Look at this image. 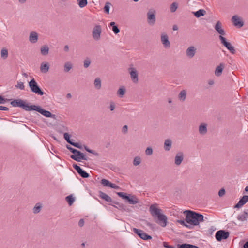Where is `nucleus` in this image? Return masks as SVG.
Returning <instances> with one entry per match:
<instances>
[{
  "label": "nucleus",
  "instance_id": "8fccbe9b",
  "mask_svg": "<svg viewBox=\"0 0 248 248\" xmlns=\"http://www.w3.org/2000/svg\"><path fill=\"white\" fill-rule=\"evenodd\" d=\"M84 148L87 152H88L90 153H92L95 155H98V153H97L95 151L90 149L88 147H87L86 146H84Z\"/></svg>",
  "mask_w": 248,
  "mask_h": 248
},
{
  "label": "nucleus",
  "instance_id": "473e14b6",
  "mask_svg": "<svg viewBox=\"0 0 248 248\" xmlns=\"http://www.w3.org/2000/svg\"><path fill=\"white\" fill-rule=\"evenodd\" d=\"M42 208V205L40 203H37L33 208V213L37 214L39 213Z\"/></svg>",
  "mask_w": 248,
  "mask_h": 248
},
{
  "label": "nucleus",
  "instance_id": "412c9836",
  "mask_svg": "<svg viewBox=\"0 0 248 248\" xmlns=\"http://www.w3.org/2000/svg\"><path fill=\"white\" fill-rule=\"evenodd\" d=\"M184 159V155L183 153L179 152L177 153L175 157V164L177 166L180 165Z\"/></svg>",
  "mask_w": 248,
  "mask_h": 248
},
{
  "label": "nucleus",
  "instance_id": "e2e57ef3",
  "mask_svg": "<svg viewBox=\"0 0 248 248\" xmlns=\"http://www.w3.org/2000/svg\"><path fill=\"white\" fill-rule=\"evenodd\" d=\"M172 29H173V31H177V30H178V27L177 25H174L173 26Z\"/></svg>",
  "mask_w": 248,
  "mask_h": 248
},
{
  "label": "nucleus",
  "instance_id": "f8f14e48",
  "mask_svg": "<svg viewBox=\"0 0 248 248\" xmlns=\"http://www.w3.org/2000/svg\"><path fill=\"white\" fill-rule=\"evenodd\" d=\"M155 12V10H150L147 13L148 23L150 25H154L156 21Z\"/></svg>",
  "mask_w": 248,
  "mask_h": 248
},
{
  "label": "nucleus",
  "instance_id": "cd10ccee",
  "mask_svg": "<svg viewBox=\"0 0 248 248\" xmlns=\"http://www.w3.org/2000/svg\"><path fill=\"white\" fill-rule=\"evenodd\" d=\"M99 196L101 198L108 202H112L111 198L107 194L102 191H99Z\"/></svg>",
  "mask_w": 248,
  "mask_h": 248
},
{
  "label": "nucleus",
  "instance_id": "5fc2aeb1",
  "mask_svg": "<svg viewBox=\"0 0 248 248\" xmlns=\"http://www.w3.org/2000/svg\"><path fill=\"white\" fill-rule=\"evenodd\" d=\"M163 245L165 248H174L173 246L169 245L167 242H163Z\"/></svg>",
  "mask_w": 248,
  "mask_h": 248
},
{
  "label": "nucleus",
  "instance_id": "09e8293b",
  "mask_svg": "<svg viewBox=\"0 0 248 248\" xmlns=\"http://www.w3.org/2000/svg\"><path fill=\"white\" fill-rule=\"evenodd\" d=\"M16 88L19 89L20 90H24L25 86L23 82H18L17 85H16Z\"/></svg>",
  "mask_w": 248,
  "mask_h": 248
},
{
  "label": "nucleus",
  "instance_id": "774afa93",
  "mask_svg": "<svg viewBox=\"0 0 248 248\" xmlns=\"http://www.w3.org/2000/svg\"><path fill=\"white\" fill-rule=\"evenodd\" d=\"M245 191L246 192H248V185L245 187Z\"/></svg>",
  "mask_w": 248,
  "mask_h": 248
},
{
  "label": "nucleus",
  "instance_id": "4d7b16f0",
  "mask_svg": "<svg viewBox=\"0 0 248 248\" xmlns=\"http://www.w3.org/2000/svg\"><path fill=\"white\" fill-rule=\"evenodd\" d=\"M8 110H9L8 108H7L6 107H4V106H0V110L8 111Z\"/></svg>",
  "mask_w": 248,
  "mask_h": 248
},
{
  "label": "nucleus",
  "instance_id": "a878e982",
  "mask_svg": "<svg viewBox=\"0 0 248 248\" xmlns=\"http://www.w3.org/2000/svg\"><path fill=\"white\" fill-rule=\"evenodd\" d=\"M49 69V65L48 63L43 62L41 64L40 71L43 73H46Z\"/></svg>",
  "mask_w": 248,
  "mask_h": 248
},
{
  "label": "nucleus",
  "instance_id": "864d4df0",
  "mask_svg": "<svg viewBox=\"0 0 248 248\" xmlns=\"http://www.w3.org/2000/svg\"><path fill=\"white\" fill-rule=\"evenodd\" d=\"M115 108V105L113 102H111L110 104L109 108L111 111H113Z\"/></svg>",
  "mask_w": 248,
  "mask_h": 248
},
{
  "label": "nucleus",
  "instance_id": "69168bd1",
  "mask_svg": "<svg viewBox=\"0 0 248 248\" xmlns=\"http://www.w3.org/2000/svg\"><path fill=\"white\" fill-rule=\"evenodd\" d=\"M244 248H248V241L246 242L244 245Z\"/></svg>",
  "mask_w": 248,
  "mask_h": 248
},
{
  "label": "nucleus",
  "instance_id": "37998d69",
  "mask_svg": "<svg viewBox=\"0 0 248 248\" xmlns=\"http://www.w3.org/2000/svg\"><path fill=\"white\" fill-rule=\"evenodd\" d=\"M141 163V158L139 156H136L133 160V164L134 166L139 165Z\"/></svg>",
  "mask_w": 248,
  "mask_h": 248
},
{
  "label": "nucleus",
  "instance_id": "ddd939ff",
  "mask_svg": "<svg viewBox=\"0 0 248 248\" xmlns=\"http://www.w3.org/2000/svg\"><path fill=\"white\" fill-rule=\"evenodd\" d=\"M232 21L236 27L240 28L244 25V22L242 18L238 15L233 16L232 17Z\"/></svg>",
  "mask_w": 248,
  "mask_h": 248
},
{
  "label": "nucleus",
  "instance_id": "f3484780",
  "mask_svg": "<svg viewBox=\"0 0 248 248\" xmlns=\"http://www.w3.org/2000/svg\"><path fill=\"white\" fill-rule=\"evenodd\" d=\"M196 53V48L193 46H190L186 50V55L189 59H192L193 58Z\"/></svg>",
  "mask_w": 248,
  "mask_h": 248
},
{
  "label": "nucleus",
  "instance_id": "4be33fe9",
  "mask_svg": "<svg viewBox=\"0 0 248 248\" xmlns=\"http://www.w3.org/2000/svg\"><path fill=\"white\" fill-rule=\"evenodd\" d=\"M248 201V196L245 195L239 200L238 203L235 205V208H240L244 205Z\"/></svg>",
  "mask_w": 248,
  "mask_h": 248
},
{
  "label": "nucleus",
  "instance_id": "393cba45",
  "mask_svg": "<svg viewBox=\"0 0 248 248\" xmlns=\"http://www.w3.org/2000/svg\"><path fill=\"white\" fill-rule=\"evenodd\" d=\"M224 68V64L222 63H220L216 68V70L215 71V75L217 77L220 76L222 73V71H223Z\"/></svg>",
  "mask_w": 248,
  "mask_h": 248
},
{
  "label": "nucleus",
  "instance_id": "9d476101",
  "mask_svg": "<svg viewBox=\"0 0 248 248\" xmlns=\"http://www.w3.org/2000/svg\"><path fill=\"white\" fill-rule=\"evenodd\" d=\"M133 231L135 233L143 240H146L152 239V236L147 234L143 230L134 228L133 229Z\"/></svg>",
  "mask_w": 248,
  "mask_h": 248
},
{
  "label": "nucleus",
  "instance_id": "a211bd4d",
  "mask_svg": "<svg viewBox=\"0 0 248 248\" xmlns=\"http://www.w3.org/2000/svg\"><path fill=\"white\" fill-rule=\"evenodd\" d=\"M215 30L220 34L219 36H223L225 35V31L222 28V24L218 21L215 25Z\"/></svg>",
  "mask_w": 248,
  "mask_h": 248
},
{
  "label": "nucleus",
  "instance_id": "3c124183",
  "mask_svg": "<svg viewBox=\"0 0 248 248\" xmlns=\"http://www.w3.org/2000/svg\"><path fill=\"white\" fill-rule=\"evenodd\" d=\"M9 100L3 98L2 96L0 95V104H4L6 102Z\"/></svg>",
  "mask_w": 248,
  "mask_h": 248
},
{
  "label": "nucleus",
  "instance_id": "58836bf2",
  "mask_svg": "<svg viewBox=\"0 0 248 248\" xmlns=\"http://www.w3.org/2000/svg\"><path fill=\"white\" fill-rule=\"evenodd\" d=\"M77 2L79 7L81 8L85 7L88 3L87 0H77Z\"/></svg>",
  "mask_w": 248,
  "mask_h": 248
},
{
  "label": "nucleus",
  "instance_id": "7c9ffc66",
  "mask_svg": "<svg viewBox=\"0 0 248 248\" xmlns=\"http://www.w3.org/2000/svg\"><path fill=\"white\" fill-rule=\"evenodd\" d=\"M49 50V48L47 45H43L40 49L41 53L43 56H46L48 54Z\"/></svg>",
  "mask_w": 248,
  "mask_h": 248
},
{
  "label": "nucleus",
  "instance_id": "dca6fc26",
  "mask_svg": "<svg viewBox=\"0 0 248 248\" xmlns=\"http://www.w3.org/2000/svg\"><path fill=\"white\" fill-rule=\"evenodd\" d=\"M73 168L77 171L78 173L83 178H86L89 177V174L86 172L85 170H82L79 166L77 164H74L73 165Z\"/></svg>",
  "mask_w": 248,
  "mask_h": 248
},
{
  "label": "nucleus",
  "instance_id": "aec40b11",
  "mask_svg": "<svg viewBox=\"0 0 248 248\" xmlns=\"http://www.w3.org/2000/svg\"><path fill=\"white\" fill-rule=\"evenodd\" d=\"M187 95V91L183 89L180 91L178 94V99L181 102H184L186 101Z\"/></svg>",
  "mask_w": 248,
  "mask_h": 248
},
{
  "label": "nucleus",
  "instance_id": "5701e85b",
  "mask_svg": "<svg viewBox=\"0 0 248 248\" xmlns=\"http://www.w3.org/2000/svg\"><path fill=\"white\" fill-rule=\"evenodd\" d=\"M127 201L131 204H136L139 202V200L136 196L130 194L128 195Z\"/></svg>",
  "mask_w": 248,
  "mask_h": 248
},
{
  "label": "nucleus",
  "instance_id": "49530a36",
  "mask_svg": "<svg viewBox=\"0 0 248 248\" xmlns=\"http://www.w3.org/2000/svg\"><path fill=\"white\" fill-rule=\"evenodd\" d=\"M117 195L120 197H121L122 198L125 199L126 201L128 198V195H127L126 193H124V192H118Z\"/></svg>",
  "mask_w": 248,
  "mask_h": 248
},
{
  "label": "nucleus",
  "instance_id": "423d86ee",
  "mask_svg": "<svg viewBox=\"0 0 248 248\" xmlns=\"http://www.w3.org/2000/svg\"><path fill=\"white\" fill-rule=\"evenodd\" d=\"M31 110L36 111L46 117L52 118L54 119H56V116L55 115L52 114L50 111L48 110L44 109L40 106L34 105H32L31 108Z\"/></svg>",
  "mask_w": 248,
  "mask_h": 248
},
{
  "label": "nucleus",
  "instance_id": "6e6552de",
  "mask_svg": "<svg viewBox=\"0 0 248 248\" xmlns=\"http://www.w3.org/2000/svg\"><path fill=\"white\" fill-rule=\"evenodd\" d=\"M128 72L132 82L134 83H137L139 82L138 72L136 69L132 66H130L128 69Z\"/></svg>",
  "mask_w": 248,
  "mask_h": 248
},
{
  "label": "nucleus",
  "instance_id": "79ce46f5",
  "mask_svg": "<svg viewBox=\"0 0 248 248\" xmlns=\"http://www.w3.org/2000/svg\"><path fill=\"white\" fill-rule=\"evenodd\" d=\"M178 8V4L176 2H173L170 7V10L171 12H174Z\"/></svg>",
  "mask_w": 248,
  "mask_h": 248
},
{
  "label": "nucleus",
  "instance_id": "bb28decb",
  "mask_svg": "<svg viewBox=\"0 0 248 248\" xmlns=\"http://www.w3.org/2000/svg\"><path fill=\"white\" fill-rule=\"evenodd\" d=\"M248 218V209L245 210L243 213L237 217V219L241 221L246 220Z\"/></svg>",
  "mask_w": 248,
  "mask_h": 248
},
{
  "label": "nucleus",
  "instance_id": "6e6d98bb",
  "mask_svg": "<svg viewBox=\"0 0 248 248\" xmlns=\"http://www.w3.org/2000/svg\"><path fill=\"white\" fill-rule=\"evenodd\" d=\"M128 130V127L127 125H124L122 128V132L124 133H126Z\"/></svg>",
  "mask_w": 248,
  "mask_h": 248
},
{
  "label": "nucleus",
  "instance_id": "f257e3e1",
  "mask_svg": "<svg viewBox=\"0 0 248 248\" xmlns=\"http://www.w3.org/2000/svg\"><path fill=\"white\" fill-rule=\"evenodd\" d=\"M157 206V204L151 205L149 208V211L154 218H157V223L162 227H164L167 224V216L162 214V210L158 208Z\"/></svg>",
  "mask_w": 248,
  "mask_h": 248
},
{
  "label": "nucleus",
  "instance_id": "4468645a",
  "mask_svg": "<svg viewBox=\"0 0 248 248\" xmlns=\"http://www.w3.org/2000/svg\"><path fill=\"white\" fill-rule=\"evenodd\" d=\"M63 137L66 141L71 145L74 146L75 147H77L78 149H81L82 148V146L81 144L79 143H76L72 141L73 140H71L70 139V135L68 133H65L63 134Z\"/></svg>",
  "mask_w": 248,
  "mask_h": 248
},
{
  "label": "nucleus",
  "instance_id": "2f4dec72",
  "mask_svg": "<svg viewBox=\"0 0 248 248\" xmlns=\"http://www.w3.org/2000/svg\"><path fill=\"white\" fill-rule=\"evenodd\" d=\"M193 13L196 17L199 18L204 16L206 14V11L203 9H200L196 12H193Z\"/></svg>",
  "mask_w": 248,
  "mask_h": 248
},
{
  "label": "nucleus",
  "instance_id": "680f3d73",
  "mask_svg": "<svg viewBox=\"0 0 248 248\" xmlns=\"http://www.w3.org/2000/svg\"><path fill=\"white\" fill-rule=\"evenodd\" d=\"M208 84L210 85H213L214 84V81L213 79H210L208 82Z\"/></svg>",
  "mask_w": 248,
  "mask_h": 248
},
{
  "label": "nucleus",
  "instance_id": "c85d7f7f",
  "mask_svg": "<svg viewBox=\"0 0 248 248\" xmlns=\"http://www.w3.org/2000/svg\"><path fill=\"white\" fill-rule=\"evenodd\" d=\"M172 145V141L170 139H168L165 140L164 142V149L166 151H169L170 150Z\"/></svg>",
  "mask_w": 248,
  "mask_h": 248
},
{
  "label": "nucleus",
  "instance_id": "f03ea898",
  "mask_svg": "<svg viewBox=\"0 0 248 248\" xmlns=\"http://www.w3.org/2000/svg\"><path fill=\"white\" fill-rule=\"evenodd\" d=\"M184 213L186 214V221L190 225H198L201 222L204 220L203 216L195 212L186 210Z\"/></svg>",
  "mask_w": 248,
  "mask_h": 248
},
{
  "label": "nucleus",
  "instance_id": "338daca9",
  "mask_svg": "<svg viewBox=\"0 0 248 248\" xmlns=\"http://www.w3.org/2000/svg\"><path fill=\"white\" fill-rule=\"evenodd\" d=\"M19 2L21 3H24L26 0H18Z\"/></svg>",
  "mask_w": 248,
  "mask_h": 248
},
{
  "label": "nucleus",
  "instance_id": "f704fd0d",
  "mask_svg": "<svg viewBox=\"0 0 248 248\" xmlns=\"http://www.w3.org/2000/svg\"><path fill=\"white\" fill-rule=\"evenodd\" d=\"M94 85L95 88L99 90L101 87V80L99 78H96L94 81Z\"/></svg>",
  "mask_w": 248,
  "mask_h": 248
},
{
  "label": "nucleus",
  "instance_id": "c9c22d12",
  "mask_svg": "<svg viewBox=\"0 0 248 248\" xmlns=\"http://www.w3.org/2000/svg\"><path fill=\"white\" fill-rule=\"evenodd\" d=\"M110 26L112 27V30L115 34H118L120 32V29L118 28L117 26L116 25V24L114 22H110Z\"/></svg>",
  "mask_w": 248,
  "mask_h": 248
},
{
  "label": "nucleus",
  "instance_id": "1a4fd4ad",
  "mask_svg": "<svg viewBox=\"0 0 248 248\" xmlns=\"http://www.w3.org/2000/svg\"><path fill=\"white\" fill-rule=\"evenodd\" d=\"M229 236V232L224 230H219L216 232L215 237L217 241H221L222 239H226Z\"/></svg>",
  "mask_w": 248,
  "mask_h": 248
},
{
  "label": "nucleus",
  "instance_id": "9b49d317",
  "mask_svg": "<svg viewBox=\"0 0 248 248\" xmlns=\"http://www.w3.org/2000/svg\"><path fill=\"white\" fill-rule=\"evenodd\" d=\"M102 29L101 26L96 25L93 29L92 35L93 38L98 41L100 39Z\"/></svg>",
  "mask_w": 248,
  "mask_h": 248
},
{
  "label": "nucleus",
  "instance_id": "72a5a7b5",
  "mask_svg": "<svg viewBox=\"0 0 248 248\" xmlns=\"http://www.w3.org/2000/svg\"><path fill=\"white\" fill-rule=\"evenodd\" d=\"M178 248H199L198 247L189 244H183L178 245Z\"/></svg>",
  "mask_w": 248,
  "mask_h": 248
},
{
  "label": "nucleus",
  "instance_id": "13d9d810",
  "mask_svg": "<svg viewBox=\"0 0 248 248\" xmlns=\"http://www.w3.org/2000/svg\"><path fill=\"white\" fill-rule=\"evenodd\" d=\"M84 224V220L83 219H80L78 222V225L80 227L83 226Z\"/></svg>",
  "mask_w": 248,
  "mask_h": 248
},
{
  "label": "nucleus",
  "instance_id": "603ef678",
  "mask_svg": "<svg viewBox=\"0 0 248 248\" xmlns=\"http://www.w3.org/2000/svg\"><path fill=\"white\" fill-rule=\"evenodd\" d=\"M225 194V190L224 189H221L218 192V195L219 197H222Z\"/></svg>",
  "mask_w": 248,
  "mask_h": 248
},
{
  "label": "nucleus",
  "instance_id": "4c0bfd02",
  "mask_svg": "<svg viewBox=\"0 0 248 248\" xmlns=\"http://www.w3.org/2000/svg\"><path fill=\"white\" fill-rule=\"evenodd\" d=\"M72 68V65L69 62L65 63L64 65V71L65 72H69Z\"/></svg>",
  "mask_w": 248,
  "mask_h": 248
},
{
  "label": "nucleus",
  "instance_id": "0eeeda50",
  "mask_svg": "<svg viewBox=\"0 0 248 248\" xmlns=\"http://www.w3.org/2000/svg\"><path fill=\"white\" fill-rule=\"evenodd\" d=\"M219 38L221 41V43L223 44L232 54H234L235 53L236 51L234 46H233L230 43L228 42L225 37L222 36H219Z\"/></svg>",
  "mask_w": 248,
  "mask_h": 248
},
{
  "label": "nucleus",
  "instance_id": "a18cd8bd",
  "mask_svg": "<svg viewBox=\"0 0 248 248\" xmlns=\"http://www.w3.org/2000/svg\"><path fill=\"white\" fill-rule=\"evenodd\" d=\"M91 61L90 59L89 58H87L84 61V67L85 68H88L91 64Z\"/></svg>",
  "mask_w": 248,
  "mask_h": 248
},
{
  "label": "nucleus",
  "instance_id": "de8ad7c7",
  "mask_svg": "<svg viewBox=\"0 0 248 248\" xmlns=\"http://www.w3.org/2000/svg\"><path fill=\"white\" fill-rule=\"evenodd\" d=\"M153 150L152 147H149L145 150V154L147 155H151L153 154Z\"/></svg>",
  "mask_w": 248,
  "mask_h": 248
},
{
  "label": "nucleus",
  "instance_id": "0e129e2a",
  "mask_svg": "<svg viewBox=\"0 0 248 248\" xmlns=\"http://www.w3.org/2000/svg\"><path fill=\"white\" fill-rule=\"evenodd\" d=\"M64 50L66 52L69 51V46L68 45H65L64 47Z\"/></svg>",
  "mask_w": 248,
  "mask_h": 248
},
{
  "label": "nucleus",
  "instance_id": "b1692460",
  "mask_svg": "<svg viewBox=\"0 0 248 248\" xmlns=\"http://www.w3.org/2000/svg\"><path fill=\"white\" fill-rule=\"evenodd\" d=\"M38 39V33L34 31L30 33L29 36V40L32 43H35L37 42Z\"/></svg>",
  "mask_w": 248,
  "mask_h": 248
},
{
  "label": "nucleus",
  "instance_id": "c03bdc74",
  "mask_svg": "<svg viewBox=\"0 0 248 248\" xmlns=\"http://www.w3.org/2000/svg\"><path fill=\"white\" fill-rule=\"evenodd\" d=\"M110 5H111V3L108 2L106 3L105 5L104 8V11L105 13H106L107 14L109 13V8H110Z\"/></svg>",
  "mask_w": 248,
  "mask_h": 248
},
{
  "label": "nucleus",
  "instance_id": "20e7f679",
  "mask_svg": "<svg viewBox=\"0 0 248 248\" xmlns=\"http://www.w3.org/2000/svg\"><path fill=\"white\" fill-rule=\"evenodd\" d=\"M11 105L14 107H20L26 111H31L32 105H29V104L26 103V102L22 99H16L12 101L10 103Z\"/></svg>",
  "mask_w": 248,
  "mask_h": 248
},
{
  "label": "nucleus",
  "instance_id": "7ed1b4c3",
  "mask_svg": "<svg viewBox=\"0 0 248 248\" xmlns=\"http://www.w3.org/2000/svg\"><path fill=\"white\" fill-rule=\"evenodd\" d=\"M66 147L67 149H68L71 152H72L74 154L70 156V157L73 160L78 162H80L81 161V160H88V157H86L80 151L72 148L69 145H67Z\"/></svg>",
  "mask_w": 248,
  "mask_h": 248
},
{
  "label": "nucleus",
  "instance_id": "bf43d9fd",
  "mask_svg": "<svg viewBox=\"0 0 248 248\" xmlns=\"http://www.w3.org/2000/svg\"><path fill=\"white\" fill-rule=\"evenodd\" d=\"M178 222H179L180 224L183 225V226H185L186 227H188V225H186L185 224V221L184 220H178Z\"/></svg>",
  "mask_w": 248,
  "mask_h": 248
},
{
  "label": "nucleus",
  "instance_id": "e433bc0d",
  "mask_svg": "<svg viewBox=\"0 0 248 248\" xmlns=\"http://www.w3.org/2000/svg\"><path fill=\"white\" fill-rule=\"evenodd\" d=\"M66 201L68 202L70 206L72 205L75 200V198L72 195H70L65 198Z\"/></svg>",
  "mask_w": 248,
  "mask_h": 248
},
{
  "label": "nucleus",
  "instance_id": "a19ab883",
  "mask_svg": "<svg viewBox=\"0 0 248 248\" xmlns=\"http://www.w3.org/2000/svg\"><path fill=\"white\" fill-rule=\"evenodd\" d=\"M101 183L104 186H108V187H110V185H111V184H112L108 180L105 179H102Z\"/></svg>",
  "mask_w": 248,
  "mask_h": 248
},
{
  "label": "nucleus",
  "instance_id": "6ab92c4d",
  "mask_svg": "<svg viewBox=\"0 0 248 248\" xmlns=\"http://www.w3.org/2000/svg\"><path fill=\"white\" fill-rule=\"evenodd\" d=\"M199 133L201 135H205L207 133V124L202 123L199 126Z\"/></svg>",
  "mask_w": 248,
  "mask_h": 248
},
{
  "label": "nucleus",
  "instance_id": "ea45409f",
  "mask_svg": "<svg viewBox=\"0 0 248 248\" xmlns=\"http://www.w3.org/2000/svg\"><path fill=\"white\" fill-rule=\"evenodd\" d=\"M8 50L6 48H2L1 50V57L3 59H6L8 57Z\"/></svg>",
  "mask_w": 248,
  "mask_h": 248
},
{
  "label": "nucleus",
  "instance_id": "39448f33",
  "mask_svg": "<svg viewBox=\"0 0 248 248\" xmlns=\"http://www.w3.org/2000/svg\"><path fill=\"white\" fill-rule=\"evenodd\" d=\"M29 86L32 93L40 96L44 95V92L42 90L34 78H32L29 82Z\"/></svg>",
  "mask_w": 248,
  "mask_h": 248
},
{
  "label": "nucleus",
  "instance_id": "c756f323",
  "mask_svg": "<svg viewBox=\"0 0 248 248\" xmlns=\"http://www.w3.org/2000/svg\"><path fill=\"white\" fill-rule=\"evenodd\" d=\"M126 93V89L124 86H121L117 91V94L118 96L122 98Z\"/></svg>",
  "mask_w": 248,
  "mask_h": 248
},
{
  "label": "nucleus",
  "instance_id": "2eb2a0df",
  "mask_svg": "<svg viewBox=\"0 0 248 248\" xmlns=\"http://www.w3.org/2000/svg\"><path fill=\"white\" fill-rule=\"evenodd\" d=\"M161 41L163 46L165 48H169L170 46V42L169 40L168 36L165 33H163L161 35Z\"/></svg>",
  "mask_w": 248,
  "mask_h": 248
},
{
  "label": "nucleus",
  "instance_id": "052dcab7",
  "mask_svg": "<svg viewBox=\"0 0 248 248\" xmlns=\"http://www.w3.org/2000/svg\"><path fill=\"white\" fill-rule=\"evenodd\" d=\"M110 187L114 188V189H118L119 188V186L115 185V184L112 183L111 185H110Z\"/></svg>",
  "mask_w": 248,
  "mask_h": 248
}]
</instances>
